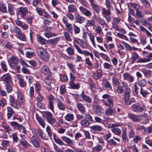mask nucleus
<instances>
[{
	"mask_svg": "<svg viewBox=\"0 0 152 152\" xmlns=\"http://www.w3.org/2000/svg\"><path fill=\"white\" fill-rule=\"evenodd\" d=\"M92 9L97 13H99L100 11V8L97 5L95 4L91 6Z\"/></svg>",
	"mask_w": 152,
	"mask_h": 152,
	"instance_id": "obj_52",
	"label": "nucleus"
},
{
	"mask_svg": "<svg viewBox=\"0 0 152 152\" xmlns=\"http://www.w3.org/2000/svg\"><path fill=\"white\" fill-rule=\"evenodd\" d=\"M31 142L33 145L36 147L38 148L39 146L40 140L39 139L34 136L31 138Z\"/></svg>",
	"mask_w": 152,
	"mask_h": 152,
	"instance_id": "obj_15",
	"label": "nucleus"
},
{
	"mask_svg": "<svg viewBox=\"0 0 152 152\" xmlns=\"http://www.w3.org/2000/svg\"><path fill=\"white\" fill-rule=\"evenodd\" d=\"M70 85L72 88L74 89H78L80 88L79 85L78 84H75L74 82L70 83Z\"/></svg>",
	"mask_w": 152,
	"mask_h": 152,
	"instance_id": "obj_61",
	"label": "nucleus"
},
{
	"mask_svg": "<svg viewBox=\"0 0 152 152\" xmlns=\"http://www.w3.org/2000/svg\"><path fill=\"white\" fill-rule=\"evenodd\" d=\"M13 31L16 37H17L21 33L20 29L17 27H15L14 28Z\"/></svg>",
	"mask_w": 152,
	"mask_h": 152,
	"instance_id": "obj_58",
	"label": "nucleus"
},
{
	"mask_svg": "<svg viewBox=\"0 0 152 152\" xmlns=\"http://www.w3.org/2000/svg\"><path fill=\"white\" fill-rule=\"evenodd\" d=\"M107 9V10L105 8L102 7L101 9L102 14L106 20L108 22H109L111 20L110 16L111 14V12L110 9L109 8Z\"/></svg>",
	"mask_w": 152,
	"mask_h": 152,
	"instance_id": "obj_3",
	"label": "nucleus"
},
{
	"mask_svg": "<svg viewBox=\"0 0 152 152\" xmlns=\"http://www.w3.org/2000/svg\"><path fill=\"white\" fill-rule=\"evenodd\" d=\"M77 10L76 7L73 4H71L68 7V12L71 13L77 12Z\"/></svg>",
	"mask_w": 152,
	"mask_h": 152,
	"instance_id": "obj_24",
	"label": "nucleus"
},
{
	"mask_svg": "<svg viewBox=\"0 0 152 152\" xmlns=\"http://www.w3.org/2000/svg\"><path fill=\"white\" fill-rule=\"evenodd\" d=\"M80 39H77L76 38H75L74 39L73 42L74 46L76 49L77 50V51L80 48V47L77 45V43L79 44V40L80 41Z\"/></svg>",
	"mask_w": 152,
	"mask_h": 152,
	"instance_id": "obj_29",
	"label": "nucleus"
},
{
	"mask_svg": "<svg viewBox=\"0 0 152 152\" xmlns=\"http://www.w3.org/2000/svg\"><path fill=\"white\" fill-rule=\"evenodd\" d=\"M80 11L86 16L89 17L92 15L91 11L82 6L79 7Z\"/></svg>",
	"mask_w": 152,
	"mask_h": 152,
	"instance_id": "obj_12",
	"label": "nucleus"
},
{
	"mask_svg": "<svg viewBox=\"0 0 152 152\" xmlns=\"http://www.w3.org/2000/svg\"><path fill=\"white\" fill-rule=\"evenodd\" d=\"M45 84L47 85H51L53 83V80L50 77H47L45 78L44 80Z\"/></svg>",
	"mask_w": 152,
	"mask_h": 152,
	"instance_id": "obj_32",
	"label": "nucleus"
},
{
	"mask_svg": "<svg viewBox=\"0 0 152 152\" xmlns=\"http://www.w3.org/2000/svg\"><path fill=\"white\" fill-rule=\"evenodd\" d=\"M17 78L19 80L20 86L21 87H24L26 85V83L23 80L22 76L20 75H17Z\"/></svg>",
	"mask_w": 152,
	"mask_h": 152,
	"instance_id": "obj_19",
	"label": "nucleus"
},
{
	"mask_svg": "<svg viewBox=\"0 0 152 152\" xmlns=\"http://www.w3.org/2000/svg\"><path fill=\"white\" fill-rule=\"evenodd\" d=\"M102 102L105 105L108 107H112L113 106V101L110 98L108 99L107 102L105 100H102Z\"/></svg>",
	"mask_w": 152,
	"mask_h": 152,
	"instance_id": "obj_20",
	"label": "nucleus"
},
{
	"mask_svg": "<svg viewBox=\"0 0 152 152\" xmlns=\"http://www.w3.org/2000/svg\"><path fill=\"white\" fill-rule=\"evenodd\" d=\"M6 121H3L1 122V125L5 129V131L7 132L10 133L12 132V130L9 128V127L5 125Z\"/></svg>",
	"mask_w": 152,
	"mask_h": 152,
	"instance_id": "obj_33",
	"label": "nucleus"
},
{
	"mask_svg": "<svg viewBox=\"0 0 152 152\" xmlns=\"http://www.w3.org/2000/svg\"><path fill=\"white\" fill-rule=\"evenodd\" d=\"M7 116L8 119L10 118L12 115L14 113V111L10 107H9L7 108Z\"/></svg>",
	"mask_w": 152,
	"mask_h": 152,
	"instance_id": "obj_38",
	"label": "nucleus"
},
{
	"mask_svg": "<svg viewBox=\"0 0 152 152\" xmlns=\"http://www.w3.org/2000/svg\"><path fill=\"white\" fill-rule=\"evenodd\" d=\"M122 43L125 47L126 49L129 51H136L138 50V48L134 47H132L127 43L124 41H122Z\"/></svg>",
	"mask_w": 152,
	"mask_h": 152,
	"instance_id": "obj_18",
	"label": "nucleus"
},
{
	"mask_svg": "<svg viewBox=\"0 0 152 152\" xmlns=\"http://www.w3.org/2000/svg\"><path fill=\"white\" fill-rule=\"evenodd\" d=\"M120 125L119 124H109L108 125V127L110 128H112L111 129L112 132L114 133H120L121 131L120 129L118 128H115L117 127Z\"/></svg>",
	"mask_w": 152,
	"mask_h": 152,
	"instance_id": "obj_8",
	"label": "nucleus"
},
{
	"mask_svg": "<svg viewBox=\"0 0 152 152\" xmlns=\"http://www.w3.org/2000/svg\"><path fill=\"white\" fill-rule=\"evenodd\" d=\"M130 93V91L126 90L124 94L123 100L124 102V104L126 105H129L133 102L132 99H129Z\"/></svg>",
	"mask_w": 152,
	"mask_h": 152,
	"instance_id": "obj_4",
	"label": "nucleus"
},
{
	"mask_svg": "<svg viewBox=\"0 0 152 152\" xmlns=\"http://www.w3.org/2000/svg\"><path fill=\"white\" fill-rule=\"evenodd\" d=\"M123 76L125 80H128L129 83H133L134 80V77L129 73H124Z\"/></svg>",
	"mask_w": 152,
	"mask_h": 152,
	"instance_id": "obj_10",
	"label": "nucleus"
},
{
	"mask_svg": "<svg viewBox=\"0 0 152 152\" xmlns=\"http://www.w3.org/2000/svg\"><path fill=\"white\" fill-rule=\"evenodd\" d=\"M41 71L42 73L46 75H51V72L49 68L46 65H43L41 67Z\"/></svg>",
	"mask_w": 152,
	"mask_h": 152,
	"instance_id": "obj_14",
	"label": "nucleus"
},
{
	"mask_svg": "<svg viewBox=\"0 0 152 152\" xmlns=\"http://www.w3.org/2000/svg\"><path fill=\"white\" fill-rule=\"evenodd\" d=\"M64 35L66 40L69 42L72 41V39L70 36L67 32H64Z\"/></svg>",
	"mask_w": 152,
	"mask_h": 152,
	"instance_id": "obj_54",
	"label": "nucleus"
},
{
	"mask_svg": "<svg viewBox=\"0 0 152 152\" xmlns=\"http://www.w3.org/2000/svg\"><path fill=\"white\" fill-rule=\"evenodd\" d=\"M112 107L106 109L105 111V113L107 115H111L113 113L115 112V110L112 109Z\"/></svg>",
	"mask_w": 152,
	"mask_h": 152,
	"instance_id": "obj_41",
	"label": "nucleus"
},
{
	"mask_svg": "<svg viewBox=\"0 0 152 152\" xmlns=\"http://www.w3.org/2000/svg\"><path fill=\"white\" fill-rule=\"evenodd\" d=\"M118 50V53L120 55H122L123 53V50L124 48V47L121 44H119L117 46Z\"/></svg>",
	"mask_w": 152,
	"mask_h": 152,
	"instance_id": "obj_43",
	"label": "nucleus"
},
{
	"mask_svg": "<svg viewBox=\"0 0 152 152\" xmlns=\"http://www.w3.org/2000/svg\"><path fill=\"white\" fill-rule=\"evenodd\" d=\"M37 53L42 61L47 62L49 61L50 56L46 49L41 47L38 48L37 49Z\"/></svg>",
	"mask_w": 152,
	"mask_h": 152,
	"instance_id": "obj_1",
	"label": "nucleus"
},
{
	"mask_svg": "<svg viewBox=\"0 0 152 152\" xmlns=\"http://www.w3.org/2000/svg\"><path fill=\"white\" fill-rule=\"evenodd\" d=\"M45 117L48 121L51 124H54L56 122V120L53 118V114L50 112L46 111L45 112Z\"/></svg>",
	"mask_w": 152,
	"mask_h": 152,
	"instance_id": "obj_6",
	"label": "nucleus"
},
{
	"mask_svg": "<svg viewBox=\"0 0 152 152\" xmlns=\"http://www.w3.org/2000/svg\"><path fill=\"white\" fill-rule=\"evenodd\" d=\"M81 96L82 98L86 102L88 103L91 102V98L89 96L85 94L84 91L82 92Z\"/></svg>",
	"mask_w": 152,
	"mask_h": 152,
	"instance_id": "obj_27",
	"label": "nucleus"
},
{
	"mask_svg": "<svg viewBox=\"0 0 152 152\" xmlns=\"http://www.w3.org/2000/svg\"><path fill=\"white\" fill-rule=\"evenodd\" d=\"M88 35L93 47L95 48H96L97 45L95 42L94 36L91 33H88Z\"/></svg>",
	"mask_w": 152,
	"mask_h": 152,
	"instance_id": "obj_17",
	"label": "nucleus"
},
{
	"mask_svg": "<svg viewBox=\"0 0 152 152\" xmlns=\"http://www.w3.org/2000/svg\"><path fill=\"white\" fill-rule=\"evenodd\" d=\"M17 37H18L20 40L23 41H26V37L25 35L21 33Z\"/></svg>",
	"mask_w": 152,
	"mask_h": 152,
	"instance_id": "obj_60",
	"label": "nucleus"
},
{
	"mask_svg": "<svg viewBox=\"0 0 152 152\" xmlns=\"http://www.w3.org/2000/svg\"><path fill=\"white\" fill-rule=\"evenodd\" d=\"M66 51L69 55H72L74 53V49L71 47L68 48L66 49Z\"/></svg>",
	"mask_w": 152,
	"mask_h": 152,
	"instance_id": "obj_55",
	"label": "nucleus"
},
{
	"mask_svg": "<svg viewBox=\"0 0 152 152\" xmlns=\"http://www.w3.org/2000/svg\"><path fill=\"white\" fill-rule=\"evenodd\" d=\"M131 55L129 59L130 63L133 64L135 63L136 60L139 57V56L137 53L135 52H132Z\"/></svg>",
	"mask_w": 152,
	"mask_h": 152,
	"instance_id": "obj_13",
	"label": "nucleus"
},
{
	"mask_svg": "<svg viewBox=\"0 0 152 152\" xmlns=\"http://www.w3.org/2000/svg\"><path fill=\"white\" fill-rule=\"evenodd\" d=\"M37 41L42 45H46L48 43V40L43 38L41 36L37 35Z\"/></svg>",
	"mask_w": 152,
	"mask_h": 152,
	"instance_id": "obj_23",
	"label": "nucleus"
},
{
	"mask_svg": "<svg viewBox=\"0 0 152 152\" xmlns=\"http://www.w3.org/2000/svg\"><path fill=\"white\" fill-rule=\"evenodd\" d=\"M1 66L3 70L6 72L7 70V68L6 63L4 61H3L1 62Z\"/></svg>",
	"mask_w": 152,
	"mask_h": 152,
	"instance_id": "obj_47",
	"label": "nucleus"
},
{
	"mask_svg": "<svg viewBox=\"0 0 152 152\" xmlns=\"http://www.w3.org/2000/svg\"><path fill=\"white\" fill-rule=\"evenodd\" d=\"M147 84V81L145 79H142L138 81V84L141 87L145 86Z\"/></svg>",
	"mask_w": 152,
	"mask_h": 152,
	"instance_id": "obj_34",
	"label": "nucleus"
},
{
	"mask_svg": "<svg viewBox=\"0 0 152 152\" xmlns=\"http://www.w3.org/2000/svg\"><path fill=\"white\" fill-rule=\"evenodd\" d=\"M148 93L147 91L143 90L142 88H140V94L144 97H147L148 96Z\"/></svg>",
	"mask_w": 152,
	"mask_h": 152,
	"instance_id": "obj_53",
	"label": "nucleus"
},
{
	"mask_svg": "<svg viewBox=\"0 0 152 152\" xmlns=\"http://www.w3.org/2000/svg\"><path fill=\"white\" fill-rule=\"evenodd\" d=\"M93 108L94 111L96 112V113L98 114L99 113H102L104 112V109L97 103L93 102Z\"/></svg>",
	"mask_w": 152,
	"mask_h": 152,
	"instance_id": "obj_9",
	"label": "nucleus"
},
{
	"mask_svg": "<svg viewBox=\"0 0 152 152\" xmlns=\"http://www.w3.org/2000/svg\"><path fill=\"white\" fill-rule=\"evenodd\" d=\"M36 118L40 125L43 128H44L45 125L44 120L38 115L36 116Z\"/></svg>",
	"mask_w": 152,
	"mask_h": 152,
	"instance_id": "obj_35",
	"label": "nucleus"
},
{
	"mask_svg": "<svg viewBox=\"0 0 152 152\" xmlns=\"http://www.w3.org/2000/svg\"><path fill=\"white\" fill-rule=\"evenodd\" d=\"M132 108L133 110L135 112H142L146 110V107L144 104H142V106L140 107L139 104H135L133 105Z\"/></svg>",
	"mask_w": 152,
	"mask_h": 152,
	"instance_id": "obj_7",
	"label": "nucleus"
},
{
	"mask_svg": "<svg viewBox=\"0 0 152 152\" xmlns=\"http://www.w3.org/2000/svg\"><path fill=\"white\" fill-rule=\"evenodd\" d=\"M91 129L92 130V132L94 131H100L102 130V127L99 125L93 126L91 127Z\"/></svg>",
	"mask_w": 152,
	"mask_h": 152,
	"instance_id": "obj_36",
	"label": "nucleus"
},
{
	"mask_svg": "<svg viewBox=\"0 0 152 152\" xmlns=\"http://www.w3.org/2000/svg\"><path fill=\"white\" fill-rule=\"evenodd\" d=\"M77 51L80 54H84V55L86 56H89L90 53L88 51L82 50L80 48Z\"/></svg>",
	"mask_w": 152,
	"mask_h": 152,
	"instance_id": "obj_57",
	"label": "nucleus"
},
{
	"mask_svg": "<svg viewBox=\"0 0 152 152\" xmlns=\"http://www.w3.org/2000/svg\"><path fill=\"white\" fill-rule=\"evenodd\" d=\"M102 147L101 145H98L92 148V152H99L102 149Z\"/></svg>",
	"mask_w": 152,
	"mask_h": 152,
	"instance_id": "obj_37",
	"label": "nucleus"
},
{
	"mask_svg": "<svg viewBox=\"0 0 152 152\" xmlns=\"http://www.w3.org/2000/svg\"><path fill=\"white\" fill-rule=\"evenodd\" d=\"M19 11L21 14L22 17L24 18L28 12V9L27 7H21Z\"/></svg>",
	"mask_w": 152,
	"mask_h": 152,
	"instance_id": "obj_22",
	"label": "nucleus"
},
{
	"mask_svg": "<svg viewBox=\"0 0 152 152\" xmlns=\"http://www.w3.org/2000/svg\"><path fill=\"white\" fill-rule=\"evenodd\" d=\"M75 20L76 22L80 24L85 22L86 21L85 18L78 13L75 14Z\"/></svg>",
	"mask_w": 152,
	"mask_h": 152,
	"instance_id": "obj_11",
	"label": "nucleus"
},
{
	"mask_svg": "<svg viewBox=\"0 0 152 152\" xmlns=\"http://www.w3.org/2000/svg\"><path fill=\"white\" fill-rule=\"evenodd\" d=\"M61 138L67 143L71 145L72 144V140L69 138L65 136L62 137Z\"/></svg>",
	"mask_w": 152,
	"mask_h": 152,
	"instance_id": "obj_49",
	"label": "nucleus"
},
{
	"mask_svg": "<svg viewBox=\"0 0 152 152\" xmlns=\"http://www.w3.org/2000/svg\"><path fill=\"white\" fill-rule=\"evenodd\" d=\"M66 29L69 32H72L73 31L72 25L70 23H68L65 24Z\"/></svg>",
	"mask_w": 152,
	"mask_h": 152,
	"instance_id": "obj_48",
	"label": "nucleus"
},
{
	"mask_svg": "<svg viewBox=\"0 0 152 152\" xmlns=\"http://www.w3.org/2000/svg\"><path fill=\"white\" fill-rule=\"evenodd\" d=\"M143 54L144 57L150 59L151 61V58H152V53H149L145 51H143Z\"/></svg>",
	"mask_w": 152,
	"mask_h": 152,
	"instance_id": "obj_51",
	"label": "nucleus"
},
{
	"mask_svg": "<svg viewBox=\"0 0 152 152\" xmlns=\"http://www.w3.org/2000/svg\"><path fill=\"white\" fill-rule=\"evenodd\" d=\"M79 44L82 49H86L88 48V44L87 43L83 40H80Z\"/></svg>",
	"mask_w": 152,
	"mask_h": 152,
	"instance_id": "obj_30",
	"label": "nucleus"
},
{
	"mask_svg": "<svg viewBox=\"0 0 152 152\" xmlns=\"http://www.w3.org/2000/svg\"><path fill=\"white\" fill-rule=\"evenodd\" d=\"M17 99L18 101L21 103L23 104L25 102V100L23 95L20 91L17 92Z\"/></svg>",
	"mask_w": 152,
	"mask_h": 152,
	"instance_id": "obj_26",
	"label": "nucleus"
},
{
	"mask_svg": "<svg viewBox=\"0 0 152 152\" xmlns=\"http://www.w3.org/2000/svg\"><path fill=\"white\" fill-rule=\"evenodd\" d=\"M99 55L100 57L104 60L108 61H110V58L107 55L102 53H100Z\"/></svg>",
	"mask_w": 152,
	"mask_h": 152,
	"instance_id": "obj_56",
	"label": "nucleus"
},
{
	"mask_svg": "<svg viewBox=\"0 0 152 152\" xmlns=\"http://www.w3.org/2000/svg\"><path fill=\"white\" fill-rule=\"evenodd\" d=\"M10 105L13 107L17 109H18L20 107V102L17 100L15 101Z\"/></svg>",
	"mask_w": 152,
	"mask_h": 152,
	"instance_id": "obj_45",
	"label": "nucleus"
},
{
	"mask_svg": "<svg viewBox=\"0 0 152 152\" xmlns=\"http://www.w3.org/2000/svg\"><path fill=\"white\" fill-rule=\"evenodd\" d=\"M44 14L42 15V16L41 17V18L42 19L44 20L47 19L51 17L50 15L46 11H45L43 12Z\"/></svg>",
	"mask_w": 152,
	"mask_h": 152,
	"instance_id": "obj_63",
	"label": "nucleus"
},
{
	"mask_svg": "<svg viewBox=\"0 0 152 152\" xmlns=\"http://www.w3.org/2000/svg\"><path fill=\"white\" fill-rule=\"evenodd\" d=\"M128 116L129 118L134 121H137L139 122L145 118L146 119L145 123H147L148 121V117L147 115H144L141 116L140 115H137L132 113H129Z\"/></svg>",
	"mask_w": 152,
	"mask_h": 152,
	"instance_id": "obj_2",
	"label": "nucleus"
},
{
	"mask_svg": "<svg viewBox=\"0 0 152 152\" xmlns=\"http://www.w3.org/2000/svg\"><path fill=\"white\" fill-rule=\"evenodd\" d=\"M86 24L87 27H91L95 26L96 23L93 20H88L86 22Z\"/></svg>",
	"mask_w": 152,
	"mask_h": 152,
	"instance_id": "obj_28",
	"label": "nucleus"
},
{
	"mask_svg": "<svg viewBox=\"0 0 152 152\" xmlns=\"http://www.w3.org/2000/svg\"><path fill=\"white\" fill-rule=\"evenodd\" d=\"M94 31L96 33L98 34H101L103 33L102 28L99 26H97L95 27Z\"/></svg>",
	"mask_w": 152,
	"mask_h": 152,
	"instance_id": "obj_42",
	"label": "nucleus"
},
{
	"mask_svg": "<svg viewBox=\"0 0 152 152\" xmlns=\"http://www.w3.org/2000/svg\"><path fill=\"white\" fill-rule=\"evenodd\" d=\"M10 61L14 64L18 63L19 60L18 58L15 56H13L10 58Z\"/></svg>",
	"mask_w": 152,
	"mask_h": 152,
	"instance_id": "obj_59",
	"label": "nucleus"
},
{
	"mask_svg": "<svg viewBox=\"0 0 152 152\" xmlns=\"http://www.w3.org/2000/svg\"><path fill=\"white\" fill-rule=\"evenodd\" d=\"M129 5L131 7L134 9L136 11L139 10L140 7L139 5L136 4H132V3H130Z\"/></svg>",
	"mask_w": 152,
	"mask_h": 152,
	"instance_id": "obj_62",
	"label": "nucleus"
},
{
	"mask_svg": "<svg viewBox=\"0 0 152 152\" xmlns=\"http://www.w3.org/2000/svg\"><path fill=\"white\" fill-rule=\"evenodd\" d=\"M77 106L80 111L83 114H85V113L86 111V109L83 104L81 103H78L77 104Z\"/></svg>",
	"mask_w": 152,
	"mask_h": 152,
	"instance_id": "obj_25",
	"label": "nucleus"
},
{
	"mask_svg": "<svg viewBox=\"0 0 152 152\" xmlns=\"http://www.w3.org/2000/svg\"><path fill=\"white\" fill-rule=\"evenodd\" d=\"M64 99L62 96H60L57 98L56 102L57 106L58 109L63 111L65 110L66 107L62 102L64 101Z\"/></svg>",
	"mask_w": 152,
	"mask_h": 152,
	"instance_id": "obj_5",
	"label": "nucleus"
},
{
	"mask_svg": "<svg viewBox=\"0 0 152 152\" xmlns=\"http://www.w3.org/2000/svg\"><path fill=\"white\" fill-rule=\"evenodd\" d=\"M60 40V37H57L48 40V43H49L53 45H55L57 44Z\"/></svg>",
	"mask_w": 152,
	"mask_h": 152,
	"instance_id": "obj_16",
	"label": "nucleus"
},
{
	"mask_svg": "<svg viewBox=\"0 0 152 152\" xmlns=\"http://www.w3.org/2000/svg\"><path fill=\"white\" fill-rule=\"evenodd\" d=\"M74 118V116L73 114L68 113L65 117V119L67 121H72Z\"/></svg>",
	"mask_w": 152,
	"mask_h": 152,
	"instance_id": "obj_31",
	"label": "nucleus"
},
{
	"mask_svg": "<svg viewBox=\"0 0 152 152\" xmlns=\"http://www.w3.org/2000/svg\"><path fill=\"white\" fill-rule=\"evenodd\" d=\"M8 11L11 15H13L15 14V10L13 6L9 5L8 7Z\"/></svg>",
	"mask_w": 152,
	"mask_h": 152,
	"instance_id": "obj_39",
	"label": "nucleus"
},
{
	"mask_svg": "<svg viewBox=\"0 0 152 152\" xmlns=\"http://www.w3.org/2000/svg\"><path fill=\"white\" fill-rule=\"evenodd\" d=\"M112 81L113 83L115 85L119 86L120 84V83L119 81L118 78L115 76H114L112 77Z\"/></svg>",
	"mask_w": 152,
	"mask_h": 152,
	"instance_id": "obj_46",
	"label": "nucleus"
},
{
	"mask_svg": "<svg viewBox=\"0 0 152 152\" xmlns=\"http://www.w3.org/2000/svg\"><path fill=\"white\" fill-rule=\"evenodd\" d=\"M44 35L46 37L49 38L51 37L56 36L57 35L56 33L46 31L44 33Z\"/></svg>",
	"mask_w": 152,
	"mask_h": 152,
	"instance_id": "obj_40",
	"label": "nucleus"
},
{
	"mask_svg": "<svg viewBox=\"0 0 152 152\" xmlns=\"http://www.w3.org/2000/svg\"><path fill=\"white\" fill-rule=\"evenodd\" d=\"M150 61H151L150 59L140 58L138 59L137 62V63H142L148 62Z\"/></svg>",
	"mask_w": 152,
	"mask_h": 152,
	"instance_id": "obj_44",
	"label": "nucleus"
},
{
	"mask_svg": "<svg viewBox=\"0 0 152 152\" xmlns=\"http://www.w3.org/2000/svg\"><path fill=\"white\" fill-rule=\"evenodd\" d=\"M11 77L10 75L7 73L3 75L1 77V79L3 81L6 83H8L10 81Z\"/></svg>",
	"mask_w": 152,
	"mask_h": 152,
	"instance_id": "obj_21",
	"label": "nucleus"
},
{
	"mask_svg": "<svg viewBox=\"0 0 152 152\" xmlns=\"http://www.w3.org/2000/svg\"><path fill=\"white\" fill-rule=\"evenodd\" d=\"M81 125L83 126H87L89 125L90 123L86 120H83L80 122Z\"/></svg>",
	"mask_w": 152,
	"mask_h": 152,
	"instance_id": "obj_64",
	"label": "nucleus"
},
{
	"mask_svg": "<svg viewBox=\"0 0 152 152\" xmlns=\"http://www.w3.org/2000/svg\"><path fill=\"white\" fill-rule=\"evenodd\" d=\"M103 83L104 86L105 87L108 89H110L112 88V87L110 83L109 82L106 80H104L103 82Z\"/></svg>",
	"mask_w": 152,
	"mask_h": 152,
	"instance_id": "obj_50",
	"label": "nucleus"
}]
</instances>
